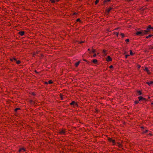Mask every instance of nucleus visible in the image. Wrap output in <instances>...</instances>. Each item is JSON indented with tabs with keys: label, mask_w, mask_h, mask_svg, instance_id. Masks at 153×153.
Listing matches in <instances>:
<instances>
[{
	"label": "nucleus",
	"mask_w": 153,
	"mask_h": 153,
	"mask_svg": "<svg viewBox=\"0 0 153 153\" xmlns=\"http://www.w3.org/2000/svg\"><path fill=\"white\" fill-rule=\"evenodd\" d=\"M147 33V30H141L140 31H137L136 33V34L137 35H140L141 36H143L144 34H146Z\"/></svg>",
	"instance_id": "obj_1"
},
{
	"label": "nucleus",
	"mask_w": 153,
	"mask_h": 153,
	"mask_svg": "<svg viewBox=\"0 0 153 153\" xmlns=\"http://www.w3.org/2000/svg\"><path fill=\"white\" fill-rule=\"evenodd\" d=\"M144 71H146L148 74H150V72L149 71V70H148L147 67H145V69H144Z\"/></svg>",
	"instance_id": "obj_2"
},
{
	"label": "nucleus",
	"mask_w": 153,
	"mask_h": 153,
	"mask_svg": "<svg viewBox=\"0 0 153 153\" xmlns=\"http://www.w3.org/2000/svg\"><path fill=\"white\" fill-rule=\"evenodd\" d=\"M106 60L108 62L111 61H112V59L110 56H108L107 57Z\"/></svg>",
	"instance_id": "obj_3"
},
{
	"label": "nucleus",
	"mask_w": 153,
	"mask_h": 153,
	"mask_svg": "<svg viewBox=\"0 0 153 153\" xmlns=\"http://www.w3.org/2000/svg\"><path fill=\"white\" fill-rule=\"evenodd\" d=\"M138 99H139V101H140L141 100H145V99L143 97H142L141 96H140V97H138Z\"/></svg>",
	"instance_id": "obj_4"
},
{
	"label": "nucleus",
	"mask_w": 153,
	"mask_h": 153,
	"mask_svg": "<svg viewBox=\"0 0 153 153\" xmlns=\"http://www.w3.org/2000/svg\"><path fill=\"white\" fill-rule=\"evenodd\" d=\"M71 105H73L74 106H76L77 105V104L74 101H73L71 103Z\"/></svg>",
	"instance_id": "obj_5"
},
{
	"label": "nucleus",
	"mask_w": 153,
	"mask_h": 153,
	"mask_svg": "<svg viewBox=\"0 0 153 153\" xmlns=\"http://www.w3.org/2000/svg\"><path fill=\"white\" fill-rule=\"evenodd\" d=\"M146 83L147 84H148L150 86L152 84H153V81H149V82H147Z\"/></svg>",
	"instance_id": "obj_6"
},
{
	"label": "nucleus",
	"mask_w": 153,
	"mask_h": 153,
	"mask_svg": "<svg viewBox=\"0 0 153 153\" xmlns=\"http://www.w3.org/2000/svg\"><path fill=\"white\" fill-rule=\"evenodd\" d=\"M19 34L21 35V36H23L24 35V32L23 31H20L19 32Z\"/></svg>",
	"instance_id": "obj_7"
},
{
	"label": "nucleus",
	"mask_w": 153,
	"mask_h": 153,
	"mask_svg": "<svg viewBox=\"0 0 153 153\" xmlns=\"http://www.w3.org/2000/svg\"><path fill=\"white\" fill-rule=\"evenodd\" d=\"M112 141H111V142L112 143V144L113 145H114L115 144V141L114 140H111Z\"/></svg>",
	"instance_id": "obj_8"
},
{
	"label": "nucleus",
	"mask_w": 153,
	"mask_h": 153,
	"mask_svg": "<svg viewBox=\"0 0 153 153\" xmlns=\"http://www.w3.org/2000/svg\"><path fill=\"white\" fill-rule=\"evenodd\" d=\"M80 61H79L78 62H76L75 64V65L76 67L77 66L79 65V64L80 63Z\"/></svg>",
	"instance_id": "obj_9"
},
{
	"label": "nucleus",
	"mask_w": 153,
	"mask_h": 153,
	"mask_svg": "<svg viewBox=\"0 0 153 153\" xmlns=\"http://www.w3.org/2000/svg\"><path fill=\"white\" fill-rule=\"evenodd\" d=\"M134 53H133L131 51H130V54L131 56H133L134 55Z\"/></svg>",
	"instance_id": "obj_10"
},
{
	"label": "nucleus",
	"mask_w": 153,
	"mask_h": 153,
	"mask_svg": "<svg viewBox=\"0 0 153 153\" xmlns=\"http://www.w3.org/2000/svg\"><path fill=\"white\" fill-rule=\"evenodd\" d=\"M25 151V149H24V148H21V149H20L19 150V152H20L22 151Z\"/></svg>",
	"instance_id": "obj_11"
},
{
	"label": "nucleus",
	"mask_w": 153,
	"mask_h": 153,
	"mask_svg": "<svg viewBox=\"0 0 153 153\" xmlns=\"http://www.w3.org/2000/svg\"><path fill=\"white\" fill-rule=\"evenodd\" d=\"M153 36V35H149L148 36H147L146 38L147 39V38H149L152 37Z\"/></svg>",
	"instance_id": "obj_12"
},
{
	"label": "nucleus",
	"mask_w": 153,
	"mask_h": 153,
	"mask_svg": "<svg viewBox=\"0 0 153 153\" xmlns=\"http://www.w3.org/2000/svg\"><path fill=\"white\" fill-rule=\"evenodd\" d=\"M92 61H93V62H94V63H96L97 62V60L96 59H94Z\"/></svg>",
	"instance_id": "obj_13"
},
{
	"label": "nucleus",
	"mask_w": 153,
	"mask_h": 153,
	"mask_svg": "<svg viewBox=\"0 0 153 153\" xmlns=\"http://www.w3.org/2000/svg\"><path fill=\"white\" fill-rule=\"evenodd\" d=\"M60 133L62 134H65V131L64 130H62L61 131H60Z\"/></svg>",
	"instance_id": "obj_14"
},
{
	"label": "nucleus",
	"mask_w": 153,
	"mask_h": 153,
	"mask_svg": "<svg viewBox=\"0 0 153 153\" xmlns=\"http://www.w3.org/2000/svg\"><path fill=\"white\" fill-rule=\"evenodd\" d=\"M113 140V139H112V138H108V140L109 141H110V142H111V141H111V140Z\"/></svg>",
	"instance_id": "obj_15"
},
{
	"label": "nucleus",
	"mask_w": 153,
	"mask_h": 153,
	"mask_svg": "<svg viewBox=\"0 0 153 153\" xmlns=\"http://www.w3.org/2000/svg\"><path fill=\"white\" fill-rule=\"evenodd\" d=\"M111 8H109V9H107V12L108 13H109V12L111 10Z\"/></svg>",
	"instance_id": "obj_16"
},
{
	"label": "nucleus",
	"mask_w": 153,
	"mask_h": 153,
	"mask_svg": "<svg viewBox=\"0 0 153 153\" xmlns=\"http://www.w3.org/2000/svg\"><path fill=\"white\" fill-rule=\"evenodd\" d=\"M53 83V81L51 80H50L48 81V83L49 84H51V83Z\"/></svg>",
	"instance_id": "obj_17"
},
{
	"label": "nucleus",
	"mask_w": 153,
	"mask_h": 153,
	"mask_svg": "<svg viewBox=\"0 0 153 153\" xmlns=\"http://www.w3.org/2000/svg\"><path fill=\"white\" fill-rule=\"evenodd\" d=\"M137 92L138 94L139 95H141V92L140 91H138Z\"/></svg>",
	"instance_id": "obj_18"
},
{
	"label": "nucleus",
	"mask_w": 153,
	"mask_h": 153,
	"mask_svg": "<svg viewBox=\"0 0 153 153\" xmlns=\"http://www.w3.org/2000/svg\"><path fill=\"white\" fill-rule=\"evenodd\" d=\"M92 52L93 53H95L96 52V50L94 49H93L92 51Z\"/></svg>",
	"instance_id": "obj_19"
},
{
	"label": "nucleus",
	"mask_w": 153,
	"mask_h": 153,
	"mask_svg": "<svg viewBox=\"0 0 153 153\" xmlns=\"http://www.w3.org/2000/svg\"><path fill=\"white\" fill-rule=\"evenodd\" d=\"M10 60L12 61H13V60H15V61H16V59L14 58H13V59H10Z\"/></svg>",
	"instance_id": "obj_20"
},
{
	"label": "nucleus",
	"mask_w": 153,
	"mask_h": 153,
	"mask_svg": "<svg viewBox=\"0 0 153 153\" xmlns=\"http://www.w3.org/2000/svg\"><path fill=\"white\" fill-rule=\"evenodd\" d=\"M20 63V62L19 61H18L16 62V63L18 64H19Z\"/></svg>",
	"instance_id": "obj_21"
},
{
	"label": "nucleus",
	"mask_w": 153,
	"mask_h": 153,
	"mask_svg": "<svg viewBox=\"0 0 153 153\" xmlns=\"http://www.w3.org/2000/svg\"><path fill=\"white\" fill-rule=\"evenodd\" d=\"M129 39H127L126 40V41L127 43L129 42Z\"/></svg>",
	"instance_id": "obj_22"
},
{
	"label": "nucleus",
	"mask_w": 153,
	"mask_h": 153,
	"mask_svg": "<svg viewBox=\"0 0 153 153\" xmlns=\"http://www.w3.org/2000/svg\"><path fill=\"white\" fill-rule=\"evenodd\" d=\"M103 53H104V54L105 55H106V54H105V51L104 50H103Z\"/></svg>",
	"instance_id": "obj_23"
},
{
	"label": "nucleus",
	"mask_w": 153,
	"mask_h": 153,
	"mask_svg": "<svg viewBox=\"0 0 153 153\" xmlns=\"http://www.w3.org/2000/svg\"><path fill=\"white\" fill-rule=\"evenodd\" d=\"M98 1H99L98 0H96V1L95 2V4H97V3L98 2Z\"/></svg>",
	"instance_id": "obj_24"
},
{
	"label": "nucleus",
	"mask_w": 153,
	"mask_h": 153,
	"mask_svg": "<svg viewBox=\"0 0 153 153\" xmlns=\"http://www.w3.org/2000/svg\"><path fill=\"white\" fill-rule=\"evenodd\" d=\"M50 1L52 3H54L55 2V1L54 0H50Z\"/></svg>",
	"instance_id": "obj_25"
},
{
	"label": "nucleus",
	"mask_w": 153,
	"mask_h": 153,
	"mask_svg": "<svg viewBox=\"0 0 153 153\" xmlns=\"http://www.w3.org/2000/svg\"><path fill=\"white\" fill-rule=\"evenodd\" d=\"M19 109H20V108H17L15 109V111H17L18 110H19Z\"/></svg>",
	"instance_id": "obj_26"
},
{
	"label": "nucleus",
	"mask_w": 153,
	"mask_h": 153,
	"mask_svg": "<svg viewBox=\"0 0 153 153\" xmlns=\"http://www.w3.org/2000/svg\"><path fill=\"white\" fill-rule=\"evenodd\" d=\"M118 146H119V147H121V145L120 144L118 143Z\"/></svg>",
	"instance_id": "obj_27"
},
{
	"label": "nucleus",
	"mask_w": 153,
	"mask_h": 153,
	"mask_svg": "<svg viewBox=\"0 0 153 153\" xmlns=\"http://www.w3.org/2000/svg\"><path fill=\"white\" fill-rule=\"evenodd\" d=\"M80 21V20L79 19H77L76 21L77 22H79Z\"/></svg>",
	"instance_id": "obj_28"
},
{
	"label": "nucleus",
	"mask_w": 153,
	"mask_h": 153,
	"mask_svg": "<svg viewBox=\"0 0 153 153\" xmlns=\"http://www.w3.org/2000/svg\"><path fill=\"white\" fill-rule=\"evenodd\" d=\"M96 56H97L96 54H95H95H94V55H93V56L94 57Z\"/></svg>",
	"instance_id": "obj_29"
},
{
	"label": "nucleus",
	"mask_w": 153,
	"mask_h": 153,
	"mask_svg": "<svg viewBox=\"0 0 153 153\" xmlns=\"http://www.w3.org/2000/svg\"><path fill=\"white\" fill-rule=\"evenodd\" d=\"M129 56V55H126V58H127L128 56Z\"/></svg>",
	"instance_id": "obj_30"
},
{
	"label": "nucleus",
	"mask_w": 153,
	"mask_h": 153,
	"mask_svg": "<svg viewBox=\"0 0 153 153\" xmlns=\"http://www.w3.org/2000/svg\"><path fill=\"white\" fill-rule=\"evenodd\" d=\"M121 35L123 37L124 36V35L123 33H121Z\"/></svg>",
	"instance_id": "obj_31"
},
{
	"label": "nucleus",
	"mask_w": 153,
	"mask_h": 153,
	"mask_svg": "<svg viewBox=\"0 0 153 153\" xmlns=\"http://www.w3.org/2000/svg\"><path fill=\"white\" fill-rule=\"evenodd\" d=\"M113 66L112 65H110V68H113Z\"/></svg>",
	"instance_id": "obj_32"
},
{
	"label": "nucleus",
	"mask_w": 153,
	"mask_h": 153,
	"mask_svg": "<svg viewBox=\"0 0 153 153\" xmlns=\"http://www.w3.org/2000/svg\"><path fill=\"white\" fill-rule=\"evenodd\" d=\"M140 65H138V68H140Z\"/></svg>",
	"instance_id": "obj_33"
},
{
	"label": "nucleus",
	"mask_w": 153,
	"mask_h": 153,
	"mask_svg": "<svg viewBox=\"0 0 153 153\" xmlns=\"http://www.w3.org/2000/svg\"><path fill=\"white\" fill-rule=\"evenodd\" d=\"M111 0H106L105 1H110Z\"/></svg>",
	"instance_id": "obj_34"
},
{
	"label": "nucleus",
	"mask_w": 153,
	"mask_h": 153,
	"mask_svg": "<svg viewBox=\"0 0 153 153\" xmlns=\"http://www.w3.org/2000/svg\"><path fill=\"white\" fill-rule=\"evenodd\" d=\"M138 103V102H136H136H135V104H137V103Z\"/></svg>",
	"instance_id": "obj_35"
},
{
	"label": "nucleus",
	"mask_w": 153,
	"mask_h": 153,
	"mask_svg": "<svg viewBox=\"0 0 153 153\" xmlns=\"http://www.w3.org/2000/svg\"><path fill=\"white\" fill-rule=\"evenodd\" d=\"M116 35H117V36H118V33H116Z\"/></svg>",
	"instance_id": "obj_36"
},
{
	"label": "nucleus",
	"mask_w": 153,
	"mask_h": 153,
	"mask_svg": "<svg viewBox=\"0 0 153 153\" xmlns=\"http://www.w3.org/2000/svg\"><path fill=\"white\" fill-rule=\"evenodd\" d=\"M147 131L146 130V131L144 133H146L147 132Z\"/></svg>",
	"instance_id": "obj_37"
},
{
	"label": "nucleus",
	"mask_w": 153,
	"mask_h": 153,
	"mask_svg": "<svg viewBox=\"0 0 153 153\" xmlns=\"http://www.w3.org/2000/svg\"><path fill=\"white\" fill-rule=\"evenodd\" d=\"M61 99H62V100H63V98H62V96H61Z\"/></svg>",
	"instance_id": "obj_38"
},
{
	"label": "nucleus",
	"mask_w": 153,
	"mask_h": 153,
	"mask_svg": "<svg viewBox=\"0 0 153 153\" xmlns=\"http://www.w3.org/2000/svg\"><path fill=\"white\" fill-rule=\"evenodd\" d=\"M146 1H148V0H146Z\"/></svg>",
	"instance_id": "obj_39"
}]
</instances>
